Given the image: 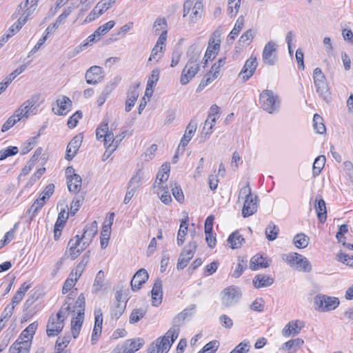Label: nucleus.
Instances as JSON below:
<instances>
[{
  "mask_svg": "<svg viewBox=\"0 0 353 353\" xmlns=\"http://www.w3.org/2000/svg\"><path fill=\"white\" fill-rule=\"evenodd\" d=\"M293 243L297 248H305L308 245L309 238L303 233L297 234L293 239Z\"/></svg>",
  "mask_w": 353,
  "mask_h": 353,
  "instance_id": "obj_40",
  "label": "nucleus"
},
{
  "mask_svg": "<svg viewBox=\"0 0 353 353\" xmlns=\"http://www.w3.org/2000/svg\"><path fill=\"white\" fill-rule=\"evenodd\" d=\"M167 21L165 18L158 17L153 25V32L154 34H159L161 30H166Z\"/></svg>",
  "mask_w": 353,
  "mask_h": 353,
  "instance_id": "obj_51",
  "label": "nucleus"
},
{
  "mask_svg": "<svg viewBox=\"0 0 353 353\" xmlns=\"http://www.w3.org/2000/svg\"><path fill=\"white\" fill-rule=\"evenodd\" d=\"M170 170V166L168 163H164L161 165L160 170L159 171L155 183L159 181V184H161L163 182L166 181L169 177V172Z\"/></svg>",
  "mask_w": 353,
  "mask_h": 353,
  "instance_id": "obj_39",
  "label": "nucleus"
},
{
  "mask_svg": "<svg viewBox=\"0 0 353 353\" xmlns=\"http://www.w3.org/2000/svg\"><path fill=\"white\" fill-rule=\"evenodd\" d=\"M303 325L300 321H290L283 329L282 334L284 336H289L290 335H297L301 330Z\"/></svg>",
  "mask_w": 353,
  "mask_h": 353,
  "instance_id": "obj_24",
  "label": "nucleus"
},
{
  "mask_svg": "<svg viewBox=\"0 0 353 353\" xmlns=\"http://www.w3.org/2000/svg\"><path fill=\"white\" fill-rule=\"evenodd\" d=\"M70 341V336H66L64 337H59L56 341L55 349L57 350V353L64 352V347H67Z\"/></svg>",
  "mask_w": 353,
  "mask_h": 353,
  "instance_id": "obj_52",
  "label": "nucleus"
},
{
  "mask_svg": "<svg viewBox=\"0 0 353 353\" xmlns=\"http://www.w3.org/2000/svg\"><path fill=\"white\" fill-rule=\"evenodd\" d=\"M126 306V303H116L114 306L111 307L110 313L111 317L115 320H118L123 314Z\"/></svg>",
  "mask_w": 353,
  "mask_h": 353,
  "instance_id": "obj_46",
  "label": "nucleus"
},
{
  "mask_svg": "<svg viewBox=\"0 0 353 353\" xmlns=\"http://www.w3.org/2000/svg\"><path fill=\"white\" fill-rule=\"evenodd\" d=\"M280 103L279 97L270 90H264L259 95L260 107L270 114L279 112Z\"/></svg>",
  "mask_w": 353,
  "mask_h": 353,
  "instance_id": "obj_2",
  "label": "nucleus"
},
{
  "mask_svg": "<svg viewBox=\"0 0 353 353\" xmlns=\"http://www.w3.org/2000/svg\"><path fill=\"white\" fill-rule=\"evenodd\" d=\"M83 200L84 199L82 196H76L72 201L70 205V210L68 212V214H70L71 216H74L75 214L79 210L81 205L83 204Z\"/></svg>",
  "mask_w": 353,
  "mask_h": 353,
  "instance_id": "obj_48",
  "label": "nucleus"
},
{
  "mask_svg": "<svg viewBox=\"0 0 353 353\" xmlns=\"http://www.w3.org/2000/svg\"><path fill=\"white\" fill-rule=\"evenodd\" d=\"M82 183V179L80 175L73 174L68 178L67 184L68 190L72 193H77L79 192Z\"/></svg>",
  "mask_w": 353,
  "mask_h": 353,
  "instance_id": "obj_29",
  "label": "nucleus"
},
{
  "mask_svg": "<svg viewBox=\"0 0 353 353\" xmlns=\"http://www.w3.org/2000/svg\"><path fill=\"white\" fill-rule=\"evenodd\" d=\"M19 149L16 146H9L6 149L0 150V161H3L6 158L15 155L18 153Z\"/></svg>",
  "mask_w": 353,
  "mask_h": 353,
  "instance_id": "obj_54",
  "label": "nucleus"
},
{
  "mask_svg": "<svg viewBox=\"0 0 353 353\" xmlns=\"http://www.w3.org/2000/svg\"><path fill=\"white\" fill-rule=\"evenodd\" d=\"M83 113L81 110H77L74 113L68 120V127L70 129L75 128L77 125L79 120L82 118Z\"/></svg>",
  "mask_w": 353,
  "mask_h": 353,
  "instance_id": "obj_56",
  "label": "nucleus"
},
{
  "mask_svg": "<svg viewBox=\"0 0 353 353\" xmlns=\"http://www.w3.org/2000/svg\"><path fill=\"white\" fill-rule=\"evenodd\" d=\"M57 108H52V112L59 116L66 115L72 107V103L70 99L66 96H61L56 101Z\"/></svg>",
  "mask_w": 353,
  "mask_h": 353,
  "instance_id": "obj_11",
  "label": "nucleus"
},
{
  "mask_svg": "<svg viewBox=\"0 0 353 353\" xmlns=\"http://www.w3.org/2000/svg\"><path fill=\"white\" fill-rule=\"evenodd\" d=\"M244 17L243 15L238 17L233 29L228 36V40H234L244 26Z\"/></svg>",
  "mask_w": 353,
  "mask_h": 353,
  "instance_id": "obj_36",
  "label": "nucleus"
},
{
  "mask_svg": "<svg viewBox=\"0 0 353 353\" xmlns=\"http://www.w3.org/2000/svg\"><path fill=\"white\" fill-rule=\"evenodd\" d=\"M314 208L319 222L324 223L327 219V209L325 202L321 195L316 196Z\"/></svg>",
  "mask_w": 353,
  "mask_h": 353,
  "instance_id": "obj_20",
  "label": "nucleus"
},
{
  "mask_svg": "<svg viewBox=\"0 0 353 353\" xmlns=\"http://www.w3.org/2000/svg\"><path fill=\"white\" fill-rule=\"evenodd\" d=\"M70 312H74V310L71 308L70 304L65 302L63 304L61 309L55 316L57 317V320H61L64 323V321L67 319Z\"/></svg>",
  "mask_w": 353,
  "mask_h": 353,
  "instance_id": "obj_45",
  "label": "nucleus"
},
{
  "mask_svg": "<svg viewBox=\"0 0 353 353\" xmlns=\"http://www.w3.org/2000/svg\"><path fill=\"white\" fill-rule=\"evenodd\" d=\"M201 52L196 45H192L188 48L186 54L189 59L180 77V83L182 85L188 84L199 70Z\"/></svg>",
  "mask_w": 353,
  "mask_h": 353,
  "instance_id": "obj_1",
  "label": "nucleus"
},
{
  "mask_svg": "<svg viewBox=\"0 0 353 353\" xmlns=\"http://www.w3.org/2000/svg\"><path fill=\"white\" fill-rule=\"evenodd\" d=\"M220 43L221 40L217 39L216 42H215V39L214 37H210L208 43V46L207 48L205 56H204V67L207 65L208 61L209 59H211L212 57L213 56L214 59L215 56L218 54V52L220 49Z\"/></svg>",
  "mask_w": 353,
  "mask_h": 353,
  "instance_id": "obj_19",
  "label": "nucleus"
},
{
  "mask_svg": "<svg viewBox=\"0 0 353 353\" xmlns=\"http://www.w3.org/2000/svg\"><path fill=\"white\" fill-rule=\"evenodd\" d=\"M83 141V136L79 134L76 135L68 143L66 148L65 159L71 161L77 154Z\"/></svg>",
  "mask_w": 353,
  "mask_h": 353,
  "instance_id": "obj_15",
  "label": "nucleus"
},
{
  "mask_svg": "<svg viewBox=\"0 0 353 353\" xmlns=\"http://www.w3.org/2000/svg\"><path fill=\"white\" fill-rule=\"evenodd\" d=\"M265 233L266 238L269 241H272L277 238L278 234L279 233V228L277 225H274L272 222H270L268 224V225L267 226Z\"/></svg>",
  "mask_w": 353,
  "mask_h": 353,
  "instance_id": "obj_42",
  "label": "nucleus"
},
{
  "mask_svg": "<svg viewBox=\"0 0 353 353\" xmlns=\"http://www.w3.org/2000/svg\"><path fill=\"white\" fill-rule=\"evenodd\" d=\"M104 281V273L102 270H100L97 274L94 282L93 284V288L95 291H99L103 286Z\"/></svg>",
  "mask_w": 353,
  "mask_h": 353,
  "instance_id": "obj_61",
  "label": "nucleus"
},
{
  "mask_svg": "<svg viewBox=\"0 0 353 353\" xmlns=\"http://www.w3.org/2000/svg\"><path fill=\"white\" fill-rule=\"evenodd\" d=\"M217 76L216 74L212 72H208L203 78L201 79V83L196 88V92H201L203 90L209 83H212L215 79H216Z\"/></svg>",
  "mask_w": 353,
  "mask_h": 353,
  "instance_id": "obj_47",
  "label": "nucleus"
},
{
  "mask_svg": "<svg viewBox=\"0 0 353 353\" xmlns=\"http://www.w3.org/2000/svg\"><path fill=\"white\" fill-rule=\"evenodd\" d=\"M38 99V96L33 95L21 105L23 112L26 114H29L30 112H33L34 110H37V106L36 105V103Z\"/></svg>",
  "mask_w": 353,
  "mask_h": 353,
  "instance_id": "obj_34",
  "label": "nucleus"
},
{
  "mask_svg": "<svg viewBox=\"0 0 353 353\" xmlns=\"http://www.w3.org/2000/svg\"><path fill=\"white\" fill-rule=\"evenodd\" d=\"M316 92L318 93L320 98L325 102L329 103L332 101L331 92L330 90L329 85L327 80L314 84Z\"/></svg>",
  "mask_w": 353,
  "mask_h": 353,
  "instance_id": "obj_21",
  "label": "nucleus"
},
{
  "mask_svg": "<svg viewBox=\"0 0 353 353\" xmlns=\"http://www.w3.org/2000/svg\"><path fill=\"white\" fill-rule=\"evenodd\" d=\"M223 300L227 307L236 303L240 298V293L234 286H230L223 291Z\"/></svg>",
  "mask_w": 353,
  "mask_h": 353,
  "instance_id": "obj_16",
  "label": "nucleus"
},
{
  "mask_svg": "<svg viewBox=\"0 0 353 353\" xmlns=\"http://www.w3.org/2000/svg\"><path fill=\"white\" fill-rule=\"evenodd\" d=\"M195 308L196 305L192 304L190 307L184 309L173 319V325L166 332L167 336H170L172 343H174L178 338L181 325L186 319L192 316Z\"/></svg>",
  "mask_w": 353,
  "mask_h": 353,
  "instance_id": "obj_3",
  "label": "nucleus"
},
{
  "mask_svg": "<svg viewBox=\"0 0 353 353\" xmlns=\"http://www.w3.org/2000/svg\"><path fill=\"white\" fill-rule=\"evenodd\" d=\"M84 312H77V316L72 318L71 321V331L72 336L76 339L80 332L83 322Z\"/></svg>",
  "mask_w": 353,
  "mask_h": 353,
  "instance_id": "obj_27",
  "label": "nucleus"
},
{
  "mask_svg": "<svg viewBox=\"0 0 353 353\" xmlns=\"http://www.w3.org/2000/svg\"><path fill=\"white\" fill-rule=\"evenodd\" d=\"M250 348V343L245 339L237 345L230 353H248Z\"/></svg>",
  "mask_w": 353,
  "mask_h": 353,
  "instance_id": "obj_53",
  "label": "nucleus"
},
{
  "mask_svg": "<svg viewBox=\"0 0 353 353\" xmlns=\"http://www.w3.org/2000/svg\"><path fill=\"white\" fill-rule=\"evenodd\" d=\"M197 246V242L192 240L184 247L178 259L177 270H183L188 265L190 261L193 258Z\"/></svg>",
  "mask_w": 353,
  "mask_h": 353,
  "instance_id": "obj_6",
  "label": "nucleus"
},
{
  "mask_svg": "<svg viewBox=\"0 0 353 353\" xmlns=\"http://www.w3.org/2000/svg\"><path fill=\"white\" fill-rule=\"evenodd\" d=\"M274 281V278L270 275L259 274L254 276L252 283L254 288L259 289L270 286Z\"/></svg>",
  "mask_w": 353,
  "mask_h": 353,
  "instance_id": "obj_25",
  "label": "nucleus"
},
{
  "mask_svg": "<svg viewBox=\"0 0 353 353\" xmlns=\"http://www.w3.org/2000/svg\"><path fill=\"white\" fill-rule=\"evenodd\" d=\"M170 336H167V334L158 338L156 341L150 343L147 350V353H168L173 343L169 340Z\"/></svg>",
  "mask_w": 353,
  "mask_h": 353,
  "instance_id": "obj_8",
  "label": "nucleus"
},
{
  "mask_svg": "<svg viewBox=\"0 0 353 353\" xmlns=\"http://www.w3.org/2000/svg\"><path fill=\"white\" fill-rule=\"evenodd\" d=\"M147 312L145 308H136L134 309L130 316L129 322L131 324H134L139 321L142 318L144 317Z\"/></svg>",
  "mask_w": 353,
  "mask_h": 353,
  "instance_id": "obj_44",
  "label": "nucleus"
},
{
  "mask_svg": "<svg viewBox=\"0 0 353 353\" xmlns=\"http://www.w3.org/2000/svg\"><path fill=\"white\" fill-rule=\"evenodd\" d=\"M228 243L230 245L232 249L240 248L245 242V239L239 232V231L233 232L228 238Z\"/></svg>",
  "mask_w": 353,
  "mask_h": 353,
  "instance_id": "obj_30",
  "label": "nucleus"
},
{
  "mask_svg": "<svg viewBox=\"0 0 353 353\" xmlns=\"http://www.w3.org/2000/svg\"><path fill=\"white\" fill-rule=\"evenodd\" d=\"M54 185L53 183L48 184L43 192L40 194L39 198L41 199H43V201L46 202L51 196L54 194Z\"/></svg>",
  "mask_w": 353,
  "mask_h": 353,
  "instance_id": "obj_59",
  "label": "nucleus"
},
{
  "mask_svg": "<svg viewBox=\"0 0 353 353\" xmlns=\"http://www.w3.org/2000/svg\"><path fill=\"white\" fill-rule=\"evenodd\" d=\"M258 196L256 195L246 198L242 209V216L248 217L257 211Z\"/></svg>",
  "mask_w": 353,
  "mask_h": 353,
  "instance_id": "obj_17",
  "label": "nucleus"
},
{
  "mask_svg": "<svg viewBox=\"0 0 353 353\" xmlns=\"http://www.w3.org/2000/svg\"><path fill=\"white\" fill-rule=\"evenodd\" d=\"M152 305L158 307L162 302L163 286L162 281L157 279L151 290Z\"/></svg>",
  "mask_w": 353,
  "mask_h": 353,
  "instance_id": "obj_18",
  "label": "nucleus"
},
{
  "mask_svg": "<svg viewBox=\"0 0 353 353\" xmlns=\"http://www.w3.org/2000/svg\"><path fill=\"white\" fill-rule=\"evenodd\" d=\"M143 179V174L141 171L139 170L136 174L131 178L128 183V187L134 188V190H137L139 188Z\"/></svg>",
  "mask_w": 353,
  "mask_h": 353,
  "instance_id": "obj_50",
  "label": "nucleus"
},
{
  "mask_svg": "<svg viewBox=\"0 0 353 353\" xmlns=\"http://www.w3.org/2000/svg\"><path fill=\"white\" fill-rule=\"evenodd\" d=\"M315 310L321 312H326L335 310L339 305V300L336 297L325 294H317L314 299Z\"/></svg>",
  "mask_w": 353,
  "mask_h": 353,
  "instance_id": "obj_4",
  "label": "nucleus"
},
{
  "mask_svg": "<svg viewBox=\"0 0 353 353\" xmlns=\"http://www.w3.org/2000/svg\"><path fill=\"white\" fill-rule=\"evenodd\" d=\"M27 65L26 64L21 65L20 67L14 70L12 72H11L8 76H7L5 80L10 84L12 81L21 73H22L26 68Z\"/></svg>",
  "mask_w": 353,
  "mask_h": 353,
  "instance_id": "obj_64",
  "label": "nucleus"
},
{
  "mask_svg": "<svg viewBox=\"0 0 353 353\" xmlns=\"http://www.w3.org/2000/svg\"><path fill=\"white\" fill-rule=\"evenodd\" d=\"M248 260L246 257H238V263L236 265V268L234 272L232 273V276L234 278H239L243 274V272L246 270L248 265Z\"/></svg>",
  "mask_w": 353,
  "mask_h": 353,
  "instance_id": "obj_35",
  "label": "nucleus"
},
{
  "mask_svg": "<svg viewBox=\"0 0 353 353\" xmlns=\"http://www.w3.org/2000/svg\"><path fill=\"white\" fill-rule=\"evenodd\" d=\"M295 268L296 270L300 272H310L312 271V265L305 256L299 254L298 255V259L295 265Z\"/></svg>",
  "mask_w": 353,
  "mask_h": 353,
  "instance_id": "obj_32",
  "label": "nucleus"
},
{
  "mask_svg": "<svg viewBox=\"0 0 353 353\" xmlns=\"http://www.w3.org/2000/svg\"><path fill=\"white\" fill-rule=\"evenodd\" d=\"M115 25V22L114 21H109L107 23H104L103 25L99 26L96 30V34H97V39H99V38L105 35L106 33L108 32L109 30H110Z\"/></svg>",
  "mask_w": 353,
  "mask_h": 353,
  "instance_id": "obj_49",
  "label": "nucleus"
},
{
  "mask_svg": "<svg viewBox=\"0 0 353 353\" xmlns=\"http://www.w3.org/2000/svg\"><path fill=\"white\" fill-rule=\"evenodd\" d=\"M81 237L79 235H76L74 238H72L68 244V250H66L64 256H65L69 252L70 257L72 260L77 259L80 254L89 246L92 241L88 240V241H82L81 245Z\"/></svg>",
  "mask_w": 353,
  "mask_h": 353,
  "instance_id": "obj_5",
  "label": "nucleus"
},
{
  "mask_svg": "<svg viewBox=\"0 0 353 353\" xmlns=\"http://www.w3.org/2000/svg\"><path fill=\"white\" fill-rule=\"evenodd\" d=\"M270 259H268L262 255L256 254L250 260V268L254 271L260 268H265L270 266Z\"/></svg>",
  "mask_w": 353,
  "mask_h": 353,
  "instance_id": "obj_23",
  "label": "nucleus"
},
{
  "mask_svg": "<svg viewBox=\"0 0 353 353\" xmlns=\"http://www.w3.org/2000/svg\"><path fill=\"white\" fill-rule=\"evenodd\" d=\"M142 338L125 340L121 345H117L111 353H134L140 350L144 345Z\"/></svg>",
  "mask_w": 353,
  "mask_h": 353,
  "instance_id": "obj_7",
  "label": "nucleus"
},
{
  "mask_svg": "<svg viewBox=\"0 0 353 353\" xmlns=\"http://www.w3.org/2000/svg\"><path fill=\"white\" fill-rule=\"evenodd\" d=\"M160 71L159 69H154L152 71L151 75L149 77L147 85L151 87V89L157 84L159 79Z\"/></svg>",
  "mask_w": 353,
  "mask_h": 353,
  "instance_id": "obj_63",
  "label": "nucleus"
},
{
  "mask_svg": "<svg viewBox=\"0 0 353 353\" xmlns=\"http://www.w3.org/2000/svg\"><path fill=\"white\" fill-rule=\"evenodd\" d=\"M197 123L195 121L191 120L186 127L185 134L181 138L179 147L184 148L188 144L196 132Z\"/></svg>",
  "mask_w": 353,
  "mask_h": 353,
  "instance_id": "obj_22",
  "label": "nucleus"
},
{
  "mask_svg": "<svg viewBox=\"0 0 353 353\" xmlns=\"http://www.w3.org/2000/svg\"><path fill=\"white\" fill-rule=\"evenodd\" d=\"M325 163V157L320 155L317 157L313 163L312 174L314 176H318L321 172Z\"/></svg>",
  "mask_w": 353,
  "mask_h": 353,
  "instance_id": "obj_41",
  "label": "nucleus"
},
{
  "mask_svg": "<svg viewBox=\"0 0 353 353\" xmlns=\"http://www.w3.org/2000/svg\"><path fill=\"white\" fill-rule=\"evenodd\" d=\"M45 203L46 202L43 201V199H41L39 197L34 201V202L27 211V213L31 214L29 220L30 222L33 219L38 212L45 205Z\"/></svg>",
  "mask_w": 353,
  "mask_h": 353,
  "instance_id": "obj_38",
  "label": "nucleus"
},
{
  "mask_svg": "<svg viewBox=\"0 0 353 353\" xmlns=\"http://www.w3.org/2000/svg\"><path fill=\"white\" fill-rule=\"evenodd\" d=\"M304 341L303 339L297 338L295 339H291L283 344V350H290L294 347H300L303 344Z\"/></svg>",
  "mask_w": 353,
  "mask_h": 353,
  "instance_id": "obj_62",
  "label": "nucleus"
},
{
  "mask_svg": "<svg viewBox=\"0 0 353 353\" xmlns=\"http://www.w3.org/2000/svg\"><path fill=\"white\" fill-rule=\"evenodd\" d=\"M38 323L35 321L30 323L19 335L18 337L20 340L28 341L32 343V339L37 329Z\"/></svg>",
  "mask_w": 353,
  "mask_h": 353,
  "instance_id": "obj_31",
  "label": "nucleus"
},
{
  "mask_svg": "<svg viewBox=\"0 0 353 353\" xmlns=\"http://www.w3.org/2000/svg\"><path fill=\"white\" fill-rule=\"evenodd\" d=\"M188 228V218L183 219L181 222L180 228L177 233L176 242L179 246L183 244Z\"/></svg>",
  "mask_w": 353,
  "mask_h": 353,
  "instance_id": "obj_33",
  "label": "nucleus"
},
{
  "mask_svg": "<svg viewBox=\"0 0 353 353\" xmlns=\"http://www.w3.org/2000/svg\"><path fill=\"white\" fill-rule=\"evenodd\" d=\"M172 195L174 199L180 203H183L184 201V195L183 192L176 183H174V185H171Z\"/></svg>",
  "mask_w": 353,
  "mask_h": 353,
  "instance_id": "obj_57",
  "label": "nucleus"
},
{
  "mask_svg": "<svg viewBox=\"0 0 353 353\" xmlns=\"http://www.w3.org/2000/svg\"><path fill=\"white\" fill-rule=\"evenodd\" d=\"M98 231V224L96 221H94L89 227H86L84 229L83 234H82V239L92 241V239L95 236Z\"/></svg>",
  "mask_w": 353,
  "mask_h": 353,
  "instance_id": "obj_37",
  "label": "nucleus"
},
{
  "mask_svg": "<svg viewBox=\"0 0 353 353\" xmlns=\"http://www.w3.org/2000/svg\"><path fill=\"white\" fill-rule=\"evenodd\" d=\"M64 323L61 320H57L53 314L49 317L46 327V334L49 337L57 336L62 330Z\"/></svg>",
  "mask_w": 353,
  "mask_h": 353,
  "instance_id": "obj_12",
  "label": "nucleus"
},
{
  "mask_svg": "<svg viewBox=\"0 0 353 353\" xmlns=\"http://www.w3.org/2000/svg\"><path fill=\"white\" fill-rule=\"evenodd\" d=\"M77 281V278H74V273L73 271L70 274L68 278L65 280L63 288H62V293L66 294L75 285L76 282Z\"/></svg>",
  "mask_w": 353,
  "mask_h": 353,
  "instance_id": "obj_55",
  "label": "nucleus"
},
{
  "mask_svg": "<svg viewBox=\"0 0 353 353\" xmlns=\"http://www.w3.org/2000/svg\"><path fill=\"white\" fill-rule=\"evenodd\" d=\"M103 72V69L100 66L93 65L90 67L85 74L87 83L96 85L100 83L103 79V77L101 76Z\"/></svg>",
  "mask_w": 353,
  "mask_h": 353,
  "instance_id": "obj_13",
  "label": "nucleus"
},
{
  "mask_svg": "<svg viewBox=\"0 0 353 353\" xmlns=\"http://www.w3.org/2000/svg\"><path fill=\"white\" fill-rule=\"evenodd\" d=\"M219 345L217 340H213L205 344L200 351L203 353L208 352L214 353L218 350Z\"/></svg>",
  "mask_w": 353,
  "mask_h": 353,
  "instance_id": "obj_60",
  "label": "nucleus"
},
{
  "mask_svg": "<svg viewBox=\"0 0 353 353\" xmlns=\"http://www.w3.org/2000/svg\"><path fill=\"white\" fill-rule=\"evenodd\" d=\"M148 278L149 275L146 270L143 268L139 270L131 280L130 285L132 290L134 292L139 290Z\"/></svg>",
  "mask_w": 353,
  "mask_h": 353,
  "instance_id": "obj_14",
  "label": "nucleus"
},
{
  "mask_svg": "<svg viewBox=\"0 0 353 353\" xmlns=\"http://www.w3.org/2000/svg\"><path fill=\"white\" fill-rule=\"evenodd\" d=\"M203 8V6L202 0H196L189 17L190 23L194 24L202 17Z\"/></svg>",
  "mask_w": 353,
  "mask_h": 353,
  "instance_id": "obj_26",
  "label": "nucleus"
},
{
  "mask_svg": "<svg viewBox=\"0 0 353 353\" xmlns=\"http://www.w3.org/2000/svg\"><path fill=\"white\" fill-rule=\"evenodd\" d=\"M30 342L28 341H21L19 338L12 343L9 348L10 353H21L23 350L30 353Z\"/></svg>",
  "mask_w": 353,
  "mask_h": 353,
  "instance_id": "obj_28",
  "label": "nucleus"
},
{
  "mask_svg": "<svg viewBox=\"0 0 353 353\" xmlns=\"http://www.w3.org/2000/svg\"><path fill=\"white\" fill-rule=\"evenodd\" d=\"M299 254H300L296 252H290L283 254L281 258L283 261L289 264L290 267H294L298 259V255Z\"/></svg>",
  "mask_w": 353,
  "mask_h": 353,
  "instance_id": "obj_58",
  "label": "nucleus"
},
{
  "mask_svg": "<svg viewBox=\"0 0 353 353\" xmlns=\"http://www.w3.org/2000/svg\"><path fill=\"white\" fill-rule=\"evenodd\" d=\"M257 66L258 61L256 57L251 56L245 61L243 68L239 74V78L241 79L243 83L246 82L252 77Z\"/></svg>",
  "mask_w": 353,
  "mask_h": 353,
  "instance_id": "obj_9",
  "label": "nucleus"
},
{
  "mask_svg": "<svg viewBox=\"0 0 353 353\" xmlns=\"http://www.w3.org/2000/svg\"><path fill=\"white\" fill-rule=\"evenodd\" d=\"M313 126L314 130L319 134H323L326 132L323 117L319 114H314L313 117Z\"/></svg>",
  "mask_w": 353,
  "mask_h": 353,
  "instance_id": "obj_43",
  "label": "nucleus"
},
{
  "mask_svg": "<svg viewBox=\"0 0 353 353\" xmlns=\"http://www.w3.org/2000/svg\"><path fill=\"white\" fill-rule=\"evenodd\" d=\"M262 59L265 64L268 65H274L276 64V45L272 41L268 42L262 52Z\"/></svg>",
  "mask_w": 353,
  "mask_h": 353,
  "instance_id": "obj_10",
  "label": "nucleus"
}]
</instances>
